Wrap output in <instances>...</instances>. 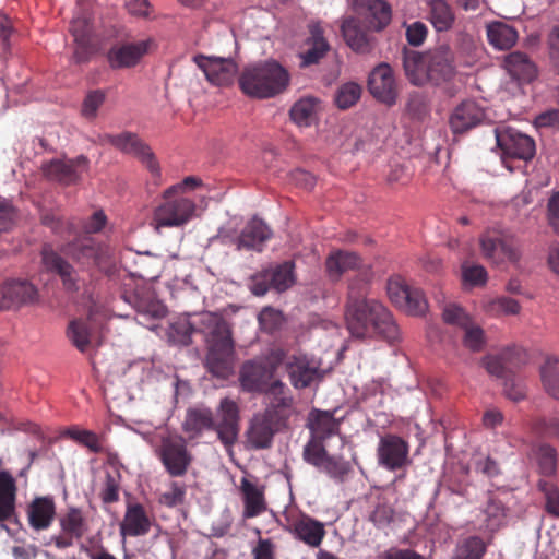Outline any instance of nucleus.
<instances>
[{
  "mask_svg": "<svg viewBox=\"0 0 559 559\" xmlns=\"http://www.w3.org/2000/svg\"><path fill=\"white\" fill-rule=\"evenodd\" d=\"M345 320L355 337L377 336L389 344L401 341V331L392 313L378 300L368 298V284L364 280H354L348 286Z\"/></svg>",
  "mask_w": 559,
  "mask_h": 559,
  "instance_id": "f257e3e1",
  "label": "nucleus"
},
{
  "mask_svg": "<svg viewBox=\"0 0 559 559\" xmlns=\"http://www.w3.org/2000/svg\"><path fill=\"white\" fill-rule=\"evenodd\" d=\"M402 63L406 78L417 86L427 83L439 86L451 81L456 74L454 52L447 45L423 53L403 47Z\"/></svg>",
  "mask_w": 559,
  "mask_h": 559,
  "instance_id": "f03ea898",
  "label": "nucleus"
},
{
  "mask_svg": "<svg viewBox=\"0 0 559 559\" xmlns=\"http://www.w3.org/2000/svg\"><path fill=\"white\" fill-rule=\"evenodd\" d=\"M198 330L205 335L207 344L205 368L216 378L228 379L235 364L229 324L221 314L204 312L200 316Z\"/></svg>",
  "mask_w": 559,
  "mask_h": 559,
  "instance_id": "7ed1b4c3",
  "label": "nucleus"
},
{
  "mask_svg": "<svg viewBox=\"0 0 559 559\" xmlns=\"http://www.w3.org/2000/svg\"><path fill=\"white\" fill-rule=\"evenodd\" d=\"M243 94L258 99H266L283 93L289 83V74L276 61H265L246 67L239 78Z\"/></svg>",
  "mask_w": 559,
  "mask_h": 559,
  "instance_id": "20e7f679",
  "label": "nucleus"
},
{
  "mask_svg": "<svg viewBox=\"0 0 559 559\" xmlns=\"http://www.w3.org/2000/svg\"><path fill=\"white\" fill-rule=\"evenodd\" d=\"M69 31L74 39L72 61L76 64L87 63L95 53L103 50L117 36L115 27L96 32L90 14L83 10L75 13Z\"/></svg>",
  "mask_w": 559,
  "mask_h": 559,
  "instance_id": "39448f33",
  "label": "nucleus"
},
{
  "mask_svg": "<svg viewBox=\"0 0 559 559\" xmlns=\"http://www.w3.org/2000/svg\"><path fill=\"white\" fill-rule=\"evenodd\" d=\"M286 352L283 348L272 349L264 360L246 361L240 369L239 381L245 391L264 392L278 367L284 362Z\"/></svg>",
  "mask_w": 559,
  "mask_h": 559,
  "instance_id": "423d86ee",
  "label": "nucleus"
},
{
  "mask_svg": "<svg viewBox=\"0 0 559 559\" xmlns=\"http://www.w3.org/2000/svg\"><path fill=\"white\" fill-rule=\"evenodd\" d=\"M155 455L170 477H183L194 460L186 439L180 435L163 436Z\"/></svg>",
  "mask_w": 559,
  "mask_h": 559,
  "instance_id": "0eeeda50",
  "label": "nucleus"
},
{
  "mask_svg": "<svg viewBox=\"0 0 559 559\" xmlns=\"http://www.w3.org/2000/svg\"><path fill=\"white\" fill-rule=\"evenodd\" d=\"M195 212V203L178 194V187L165 190L163 201L154 211V223L159 227H178L191 219Z\"/></svg>",
  "mask_w": 559,
  "mask_h": 559,
  "instance_id": "6e6552de",
  "label": "nucleus"
},
{
  "mask_svg": "<svg viewBox=\"0 0 559 559\" xmlns=\"http://www.w3.org/2000/svg\"><path fill=\"white\" fill-rule=\"evenodd\" d=\"M66 252L84 266L94 265L104 272H108L112 266L111 249L90 237L70 242Z\"/></svg>",
  "mask_w": 559,
  "mask_h": 559,
  "instance_id": "1a4fd4ad",
  "label": "nucleus"
},
{
  "mask_svg": "<svg viewBox=\"0 0 559 559\" xmlns=\"http://www.w3.org/2000/svg\"><path fill=\"white\" fill-rule=\"evenodd\" d=\"M479 246L483 257L493 264L518 262L521 258L520 243L511 235L487 231L480 236Z\"/></svg>",
  "mask_w": 559,
  "mask_h": 559,
  "instance_id": "9d476101",
  "label": "nucleus"
},
{
  "mask_svg": "<svg viewBox=\"0 0 559 559\" xmlns=\"http://www.w3.org/2000/svg\"><path fill=\"white\" fill-rule=\"evenodd\" d=\"M495 136L503 158L528 160L535 155L534 140L514 128L497 127Z\"/></svg>",
  "mask_w": 559,
  "mask_h": 559,
  "instance_id": "9b49d317",
  "label": "nucleus"
},
{
  "mask_svg": "<svg viewBox=\"0 0 559 559\" xmlns=\"http://www.w3.org/2000/svg\"><path fill=\"white\" fill-rule=\"evenodd\" d=\"M390 300L401 310L412 316H421L428 308L427 300L419 288L411 287L402 278L388 282Z\"/></svg>",
  "mask_w": 559,
  "mask_h": 559,
  "instance_id": "f8f14e48",
  "label": "nucleus"
},
{
  "mask_svg": "<svg viewBox=\"0 0 559 559\" xmlns=\"http://www.w3.org/2000/svg\"><path fill=\"white\" fill-rule=\"evenodd\" d=\"M277 430L278 419L274 409L254 414L246 432L248 448L253 450L269 449Z\"/></svg>",
  "mask_w": 559,
  "mask_h": 559,
  "instance_id": "ddd939ff",
  "label": "nucleus"
},
{
  "mask_svg": "<svg viewBox=\"0 0 559 559\" xmlns=\"http://www.w3.org/2000/svg\"><path fill=\"white\" fill-rule=\"evenodd\" d=\"M217 420L214 430L225 447H231L238 439L240 431V411L236 401L224 397L216 409Z\"/></svg>",
  "mask_w": 559,
  "mask_h": 559,
  "instance_id": "4468645a",
  "label": "nucleus"
},
{
  "mask_svg": "<svg viewBox=\"0 0 559 559\" xmlns=\"http://www.w3.org/2000/svg\"><path fill=\"white\" fill-rule=\"evenodd\" d=\"M107 142L126 154L136 157L153 175L159 174V164L151 147L138 134L122 132L107 135Z\"/></svg>",
  "mask_w": 559,
  "mask_h": 559,
  "instance_id": "2eb2a0df",
  "label": "nucleus"
},
{
  "mask_svg": "<svg viewBox=\"0 0 559 559\" xmlns=\"http://www.w3.org/2000/svg\"><path fill=\"white\" fill-rule=\"evenodd\" d=\"M408 454L409 445L403 438L392 433L380 438L377 448L378 463L388 471L404 468L409 463Z\"/></svg>",
  "mask_w": 559,
  "mask_h": 559,
  "instance_id": "dca6fc26",
  "label": "nucleus"
},
{
  "mask_svg": "<svg viewBox=\"0 0 559 559\" xmlns=\"http://www.w3.org/2000/svg\"><path fill=\"white\" fill-rule=\"evenodd\" d=\"M38 298L36 286L28 280L10 278L0 285V309L10 310L32 304Z\"/></svg>",
  "mask_w": 559,
  "mask_h": 559,
  "instance_id": "f3484780",
  "label": "nucleus"
},
{
  "mask_svg": "<svg viewBox=\"0 0 559 559\" xmlns=\"http://www.w3.org/2000/svg\"><path fill=\"white\" fill-rule=\"evenodd\" d=\"M87 167V157L80 155L70 159H52L43 166V171L49 180L63 186H71L80 181L82 173Z\"/></svg>",
  "mask_w": 559,
  "mask_h": 559,
  "instance_id": "a211bd4d",
  "label": "nucleus"
},
{
  "mask_svg": "<svg viewBox=\"0 0 559 559\" xmlns=\"http://www.w3.org/2000/svg\"><path fill=\"white\" fill-rule=\"evenodd\" d=\"M368 90L379 102L392 106L396 103L399 87L392 68L380 63L369 74Z\"/></svg>",
  "mask_w": 559,
  "mask_h": 559,
  "instance_id": "6ab92c4d",
  "label": "nucleus"
},
{
  "mask_svg": "<svg viewBox=\"0 0 559 559\" xmlns=\"http://www.w3.org/2000/svg\"><path fill=\"white\" fill-rule=\"evenodd\" d=\"M286 530L298 540L311 548H318L322 544L326 532L324 524L306 513L287 518Z\"/></svg>",
  "mask_w": 559,
  "mask_h": 559,
  "instance_id": "aec40b11",
  "label": "nucleus"
},
{
  "mask_svg": "<svg viewBox=\"0 0 559 559\" xmlns=\"http://www.w3.org/2000/svg\"><path fill=\"white\" fill-rule=\"evenodd\" d=\"M194 63L203 71L206 80L217 86H226L234 82L237 64L231 59L197 55Z\"/></svg>",
  "mask_w": 559,
  "mask_h": 559,
  "instance_id": "412c9836",
  "label": "nucleus"
},
{
  "mask_svg": "<svg viewBox=\"0 0 559 559\" xmlns=\"http://www.w3.org/2000/svg\"><path fill=\"white\" fill-rule=\"evenodd\" d=\"M153 45L152 39L134 43L114 44L107 52V61L112 69L135 67L148 52Z\"/></svg>",
  "mask_w": 559,
  "mask_h": 559,
  "instance_id": "4be33fe9",
  "label": "nucleus"
},
{
  "mask_svg": "<svg viewBox=\"0 0 559 559\" xmlns=\"http://www.w3.org/2000/svg\"><path fill=\"white\" fill-rule=\"evenodd\" d=\"M283 364H285L290 383L296 389L308 388L319 377L318 361L305 354L288 355L286 353Z\"/></svg>",
  "mask_w": 559,
  "mask_h": 559,
  "instance_id": "5701e85b",
  "label": "nucleus"
},
{
  "mask_svg": "<svg viewBox=\"0 0 559 559\" xmlns=\"http://www.w3.org/2000/svg\"><path fill=\"white\" fill-rule=\"evenodd\" d=\"M485 119L484 109L475 102H463L459 105L450 117V127L453 133H464Z\"/></svg>",
  "mask_w": 559,
  "mask_h": 559,
  "instance_id": "b1692460",
  "label": "nucleus"
},
{
  "mask_svg": "<svg viewBox=\"0 0 559 559\" xmlns=\"http://www.w3.org/2000/svg\"><path fill=\"white\" fill-rule=\"evenodd\" d=\"M56 515V503L52 497H36L28 504V523L35 531L47 530L53 522Z\"/></svg>",
  "mask_w": 559,
  "mask_h": 559,
  "instance_id": "393cba45",
  "label": "nucleus"
},
{
  "mask_svg": "<svg viewBox=\"0 0 559 559\" xmlns=\"http://www.w3.org/2000/svg\"><path fill=\"white\" fill-rule=\"evenodd\" d=\"M272 236L269 226L260 218L253 217L243 227L237 239V249L262 251L263 245Z\"/></svg>",
  "mask_w": 559,
  "mask_h": 559,
  "instance_id": "a878e982",
  "label": "nucleus"
},
{
  "mask_svg": "<svg viewBox=\"0 0 559 559\" xmlns=\"http://www.w3.org/2000/svg\"><path fill=\"white\" fill-rule=\"evenodd\" d=\"M17 485L8 471H0V525L11 521L16 515Z\"/></svg>",
  "mask_w": 559,
  "mask_h": 559,
  "instance_id": "bb28decb",
  "label": "nucleus"
},
{
  "mask_svg": "<svg viewBox=\"0 0 559 559\" xmlns=\"http://www.w3.org/2000/svg\"><path fill=\"white\" fill-rule=\"evenodd\" d=\"M342 34L346 44L358 53L371 52L374 47V39L361 26L355 17L343 21Z\"/></svg>",
  "mask_w": 559,
  "mask_h": 559,
  "instance_id": "cd10ccee",
  "label": "nucleus"
},
{
  "mask_svg": "<svg viewBox=\"0 0 559 559\" xmlns=\"http://www.w3.org/2000/svg\"><path fill=\"white\" fill-rule=\"evenodd\" d=\"M151 530V521L141 503H128L120 531L123 536H143Z\"/></svg>",
  "mask_w": 559,
  "mask_h": 559,
  "instance_id": "c85d7f7f",
  "label": "nucleus"
},
{
  "mask_svg": "<svg viewBox=\"0 0 559 559\" xmlns=\"http://www.w3.org/2000/svg\"><path fill=\"white\" fill-rule=\"evenodd\" d=\"M240 490L245 504V518H255L266 511L267 504L264 497V488L262 486L250 481L248 478H242Z\"/></svg>",
  "mask_w": 559,
  "mask_h": 559,
  "instance_id": "c756f323",
  "label": "nucleus"
},
{
  "mask_svg": "<svg viewBox=\"0 0 559 559\" xmlns=\"http://www.w3.org/2000/svg\"><path fill=\"white\" fill-rule=\"evenodd\" d=\"M97 328L93 312L86 319L73 320L69 323L67 335L71 343L81 352L85 353L92 344L94 331Z\"/></svg>",
  "mask_w": 559,
  "mask_h": 559,
  "instance_id": "7c9ffc66",
  "label": "nucleus"
},
{
  "mask_svg": "<svg viewBox=\"0 0 559 559\" xmlns=\"http://www.w3.org/2000/svg\"><path fill=\"white\" fill-rule=\"evenodd\" d=\"M362 264L361 258L352 251L337 250L331 252L325 260V269L329 276L337 281L349 271L359 269Z\"/></svg>",
  "mask_w": 559,
  "mask_h": 559,
  "instance_id": "2f4dec72",
  "label": "nucleus"
},
{
  "mask_svg": "<svg viewBox=\"0 0 559 559\" xmlns=\"http://www.w3.org/2000/svg\"><path fill=\"white\" fill-rule=\"evenodd\" d=\"M308 427L311 439L324 441L338 432L340 423L332 413L314 409L309 415Z\"/></svg>",
  "mask_w": 559,
  "mask_h": 559,
  "instance_id": "473e14b6",
  "label": "nucleus"
},
{
  "mask_svg": "<svg viewBox=\"0 0 559 559\" xmlns=\"http://www.w3.org/2000/svg\"><path fill=\"white\" fill-rule=\"evenodd\" d=\"M504 69L518 80L531 82L537 75V68L530 57L522 51H513L503 59Z\"/></svg>",
  "mask_w": 559,
  "mask_h": 559,
  "instance_id": "72a5a7b5",
  "label": "nucleus"
},
{
  "mask_svg": "<svg viewBox=\"0 0 559 559\" xmlns=\"http://www.w3.org/2000/svg\"><path fill=\"white\" fill-rule=\"evenodd\" d=\"M41 261L48 271L53 272L61 277L63 284L68 288H73L75 286L72 265L59 255L50 246H44L41 250Z\"/></svg>",
  "mask_w": 559,
  "mask_h": 559,
  "instance_id": "f704fd0d",
  "label": "nucleus"
},
{
  "mask_svg": "<svg viewBox=\"0 0 559 559\" xmlns=\"http://www.w3.org/2000/svg\"><path fill=\"white\" fill-rule=\"evenodd\" d=\"M215 419L209 408H192L187 412L182 429L191 439L201 436L204 430H214Z\"/></svg>",
  "mask_w": 559,
  "mask_h": 559,
  "instance_id": "c9c22d12",
  "label": "nucleus"
},
{
  "mask_svg": "<svg viewBox=\"0 0 559 559\" xmlns=\"http://www.w3.org/2000/svg\"><path fill=\"white\" fill-rule=\"evenodd\" d=\"M487 38L496 49L508 50L516 44L519 34L513 26L496 21L487 25Z\"/></svg>",
  "mask_w": 559,
  "mask_h": 559,
  "instance_id": "e433bc0d",
  "label": "nucleus"
},
{
  "mask_svg": "<svg viewBox=\"0 0 559 559\" xmlns=\"http://www.w3.org/2000/svg\"><path fill=\"white\" fill-rule=\"evenodd\" d=\"M307 43L310 47L300 56L302 67L318 63L330 48L320 25H312L310 27V38Z\"/></svg>",
  "mask_w": 559,
  "mask_h": 559,
  "instance_id": "4c0bfd02",
  "label": "nucleus"
},
{
  "mask_svg": "<svg viewBox=\"0 0 559 559\" xmlns=\"http://www.w3.org/2000/svg\"><path fill=\"white\" fill-rule=\"evenodd\" d=\"M429 21L437 32H447L452 28L455 14L447 0L429 1Z\"/></svg>",
  "mask_w": 559,
  "mask_h": 559,
  "instance_id": "58836bf2",
  "label": "nucleus"
},
{
  "mask_svg": "<svg viewBox=\"0 0 559 559\" xmlns=\"http://www.w3.org/2000/svg\"><path fill=\"white\" fill-rule=\"evenodd\" d=\"M320 104V100L316 97L300 98L290 108L292 120L299 127H310L317 119Z\"/></svg>",
  "mask_w": 559,
  "mask_h": 559,
  "instance_id": "ea45409f",
  "label": "nucleus"
},
{
  "mask_svg": "<svg viewBox=\"0 0 559 559\" xmlns=\"http://www.w3.org/2000/svg\"><path fill=\"white\" fill-rule=\"evenodd\" d=\"M367 9L369 24L376 31L386 27L392 19L391 7L383 0H357Z\"/></svg>",
  "mask_w": 559,
  "mask_h": 559,
  "instance_id": "a19ab883",
  "label": "nucleus"
},
{
  "mask_svg": "<svg viewBox=\"0 0 559 559\" xmlns=\"http://www.w3.org/2000/svg\"><path fill=\"white\" fill-rule=\"evenodd\" d=\"M540 379L544 390L551 397L559 400V359L549 356L540 366Z\"/></svg>",
  "mask_w": 559,
  "mask_h": 559,
  "instance_id": "79ce46f5",
  "label": "nucleus"
},
{
  "mask_svg": "<svg viewBox=\"0 0 559 559\" xmlns=\"http://www.w3.org/2000/svg\"><path fill=\"white\" fill-rule=\"evenodd\" d=\"M487 551V544L479 536H468L460 542L452 559H483Z\"/></svg>",
  "mask_w": 559,
  "mask_h": 559,
  "instance_id": "37998d69",
  "label": "nucleus"
},
{
  "mask_svg": "<svg viewBox=\"0 0 559 559\" xmlns=\"http://www.w3.org/2000/svg\"><path fill=\"white\" fill-rule=\"evenodd\" d=\"M62 437H67L82 447L87 448L93 453H102L105 451L102 438L95 432L79 427H70L62 432Z\"/></svg>",
  "mask_w": 559,
  "mask_h": 559,
  "instance_id": "c03bdc74",
  "label": "nucleus"
},
{
  "mask_svg": "<svg viewBox=\"0 0 559 559\" xmlns=\"http://www.w3.org/2000/svg\"><path fill=\"white\" fill-rule=\"evenodd\" d=\"M59 524L63 533L72 534L76 539H81L86 531L85 519L78 508H69L59 518Z\"/></svg>",
  "mask_w": 559,
  "mask_h": 559,
  "instance_id": "a18cd8bd",
  "label": "nucleus"
},
{
  "mask_svg": "<svg viewBox=\"0 0 559 559\" xmlns=\"http://www.w3.org/2000/svg\"><path fill=\"white\" fill-rule=\"evenodd\" d=\"M294 267L295 265L293 262L286 261L273 269H267L272 288L277 292H285L295 282Z\"/></svg>",
  "mask_w": 559,
  "mask_h": 559,
  "instance_id": "49530a36",
  "label": "nucleus"
},
{
  "mask_svg": "<svg viewBox=\"0 0 559 559\" xmlns=\"http://www.w3.org/2000/svg\"><path fill=\"white\" fill-rule=\"evenodd\" d=\"M535 456L539 473L544 476H552L557 471V451L554 447L543 443L535 450Z\"/></svg>",
  "mask_w": 559,
  "mask_h": 559,
  "instance_id": "de8ad7c7",
  "label": "nucleus"
},
{
  "mask_svg": "<svg viewBox=\"0 0 559 559\" xmlns=\"http://www.w3.org/2000/svg\"><path fill=\"white\" fill-rule=\"evenodd\" d=\"M521 305L510 297H498L487 302L486 312L492 317L515 316L520 313Z\"/></svg>",
  "mask_w": 559,
  "mask_h": 559,
  "instance_id": "09e8293b",
  "label": "nucleus"
},
{
  "mask_svg": "<svg viewBox=\"0 0 559 559\" xmlns=\"http://www.w3.org/2000/svg\"><path fill=\"white\" fill-rule=\"evenodd\" d=\"M462 280L465 285L471 287L484 286L487 283L488 274L483 265L465 261L462 263Z\"/></svg>",
  "mask_w": 559,
  "mask_h": 559,
  "instance_id": "8fccbe9b",
  "label": "nucleus"
},
{
  "mask_svg": "<svg viewBox=\"0 0 559 559\" xmlns=\"http://www.w3.org/2000/svg\"><path fill=\"white\" fill-rule=\"evenodd\" d=\"M324 441L310 439L307 444L304 447L302 457L306 463L321 468L324 460L329 455L324 444Z\"/></svg>",
  "mask_w": 559,
  "mask_h": 559,
  "instance_id": "3c124183",
  "label": "nucleus"
},
{
  "mask_svg": "<svg viewBox=\"0 0 559 559\" xmlns=\"http://www.w3.org/2000/svg\"><path fill=\"white\" fill-rule=\"evenodd\" d=\"M537 487L544 493L547 513L559 518V488L550 480L539 479Z\"/></svg>",
  "mask_w": 559,
  "mask_h": 559,
  "instance_id": "603ef678",
  "label": "nucleus"
},
{
  "mask_svg": "<svg viewBox=\"0 0 559 559\" xmlns=\"http://www.w3.org/2000/svg\"><path fill=\"white\" fill-rule=\"evenodd\" d=\"M121 475L119 472L111 474L109 472L105 475L103 488L99 492V498L105 504H111L119 500Z\"/></svg>",
  "mask_w": 559,
  "mask_h": 559,
  "instance_id": "864d4df0",
  "label": "nucleus"
},
{
  "mask_svg": "<svg viewBox=\"0 0 559 559\" xmlns=\"http://www.w3.org/2000/svg\"><path fill=\"white\" fill-rule=\"evenodd\" d=\"M361 87L357 83L342 85L335 94V104L341 109H347L355 105L360 98Z\"/></svg>",
  "mask_w": 559,
  "mask_h": 559,
  "instance_id": "5fc2aeb1",
  "label": "nucleus"
},
{
  "mask_svg": "<svg viewBox=\"0 0 559 559\" xmlns=\"http://www.w3.org/2000/svg\"><path fill=\"white\" fill-rule=\"evenodd\" d=\"M320 469L326 473L331 478L343 481L349 473L350 467L343 457L329 454Z\"/></svg>",
  "mask_w": 559,
  "mask_h": 559,
  "instance_id": "6e6d98bb",
  "label": "nucleus"
},
{
  "mask_svg": "<svg viewBox=\"0 0 559 559\" xmlns=\"http://www.w3.org/2000/svg\"><path fill=\"white\" fill-rule=\"evenodd\" d=\"M106 94L102 90L90 91L82 104L81 114L86 119H93L97 115L98 108L104 104Z\"/></svg>",
  "mask_w": 559,
  "mask_h": 559,
  "instance_id": "4d7b16f0",
  "label": "nucleus"
},
{
  "mask_svg": "<svg viewBox=\"0 0 559 559\" xmlns=\"http://www.w3.org/2000/svg\"><path fill=\"white\" fill-rule=\"evenodd\" d=\"M442 317L445 323L456 325L462 329L472 322L471 317L464 311V309L455 304L445 306Z\"/></svg>",
  "mask_w": 559,
  "mask_h": 559,
  "instance_id": "13d9d810",
  "label": "nucleus"
},
{
  "mask_svg": "<svg viewBox=\"0 0 559 559\" xmlns=\"http://www.w3.org/2000/svg\"><path fill=\"white\" fill-rule=\"evenodd\" d=\"M500 355L504 365H507L506 367L510 376L513 374L515 369L526 364L527 360L526 353L519 347H508Z\"/></svg>",
  "mask_w": 559,
  "mask_h": 559,
  "instance_id": "bf43d9fd",
  "label": "nucleus"
},
{
  "mask_svg": "<svg viewBox=\"0 0 559 559\" xmlns=\"http://www.w3.org/2000/svg\"><path fill=\"white\" fill-rule=\"evenodd\" d=\"M464 330V345L473 352H479L485 344L484 331L481 328L474 325L472 322L463 328Z\"/></svg>",
  "mask_w": 559,
  "mask_h": 559,
  "instance_id": "052dcab7",
  "label": "nucleus"
},
{
  "mask_svg": "<svg viewBox=\"0 0 559 559\" xmlns=\"http://www.w3.org/2000/svg\"><path fill=\"white\" fill-rule=\"evenodd\" d=\"M546 44L551 69L559 75V25L550 29L547 35Z\"/></svg>",
  "mask_w": 559,
  "mask_h": 559,
  "instance_id": "680f3d73",
  "label": "nucleus"
},
{
  "mask_svg": "<svg viewBox=\"0 0 559 559\" xmlns=\"http://www.w3.org/2000/svg\"><path fill=\"white\" fill-rule=\"evenodd\" d=\"M186 486L171 481L169 490L162 495L160 501L167 507H176L185 501Z\"/></svg>",
  "mask_w": 559,
  "mask_h": 559,
  "instance_id": "e2e57ef3",
  "label": "nucleus"
},
{
  "mask_svg": "<svg viewBox=\"0 0 559 559\" xmlns=\"http://www.w3.org/2000/svg\"><path fill=\"white\" fill-rule=\"evenodd\" d=\"M484 367L491 376H495L500 379H509V373L507 370V365H504L501 355H488L483 360Z\"/></svg>",
  "mask_w": 559,
  "mask_h": 559,
  "instance_id": "0e129e2a",
  "label": "nucleus"
},
{
  "mask_svg": "<svg viewBox=\"0 0 559 559\" xmlns=\"http://www.w3.org/2000/svg\"><path fill=\"white\" fill-rule=\"evenodd\" d=\"M428 28L423 22H414L406 27V39L411 46L418 47L424 44Z\"/></svg>",
  "mask_w": 559,
  "mask_h": 559,
  "instance_id": "69168bd1",
  "label": "nucleus"
},
{
  "mask_svg": "<svg viewBox=\"0 0 559 559\" xmlns=\"http://www.w3.org/2000/svg\"><path fill=\"white\" fill-rule=\"evenodd\" d=\"M393 509L389 504L379 503L369 515V521L381 528L390 524L393 519Z\"/></svg>",
  "mask_w": 559,
  "mask_h": 559,
  "instance_id": "338daca9",
  "label": "nucleus"
},
{
  "mask_svg": "<svg viewBox=\"0 0 559 559\" xmlns=\"http://www.w3.org/2000/svg\"><path fill=\"white\" fill-rule=\"evenodd\" d=\"M272 288L267 269L253 275L250 281V290L255 296H264Z\"/></svg>",
  "mask_w": 559,
  "mask_h": 559,
  "instance_id": "774afa93",
  "label": "nucleus"
}]
</instances>
